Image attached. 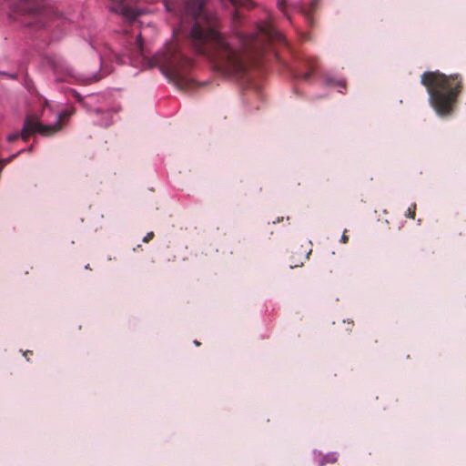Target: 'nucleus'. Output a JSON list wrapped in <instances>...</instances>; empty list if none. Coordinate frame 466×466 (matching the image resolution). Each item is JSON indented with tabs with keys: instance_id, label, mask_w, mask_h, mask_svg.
Wrapping results in <instances>:
<instances>
[{
	"instance_id": "obj_1",
	"label": "nucleus",
	"mask_w": 466,
	"mask_h": 466,
	"mask_svg": "<svg viewBox=\"0 0 466 466\" xmlns=\"http://www.w3.org/2000/svg\"><path fill=\"white\" fill-rule=\"evenodd\" d=\"M204 0H188L185 6V17L196 20L191 29L192 45L198 53L208 57L221 71L234 74L243 68V56L251 48L260 47L266 39L281 40L282 35L268 24L260 25L258 31L249 35L238 36V47L228 42L218 31L216 15L203 10Z\"/></svg>"
},
{
	"instance_id": "obj_11",
	"label": "nucleus",
	"mask_w": 466,
	"mask_h": 466,
	"mask_svg": "<svg viewBox=\"0 0 466 466\" xmlns=\"http://www.w3.org/2000/svg\"><path fill=\"white\" fill-rule=\"evenodd\" d=\"M341 241L344 242V243H346L348 241V237L345 234H343L341 236Z\"/></svg>"
},
{
	"instance_id": "obj_14",
	"label": "nucleus",
	"mask_w": 466,
	"mask_h": 466,
	"mask_svg": "<svg viewBox=\"0 0 466 466\" xmlns=\"http://www.w3.org/2000/svg\"><path fill=\"white\" fill-rule=\"evenodd\" d=\"M57 80H59V81H66V77L61 76V77H57Z\"/></svg>"
},
{
	"instance_id": "obj_12",
	"label": "nucleus",
	"mask_w": 466,
	"mask_h": 466,
	"mask_svg": "<svg viewBox=\"0 0 466 466\" xmlns=\"http://www.w3.org/2000/svg\"><path fill=\"white\" fill-rule=\"evenodd\" d=\"M278 6H279V8H282V6H283V2H282V0H279V2H278Z\"/></svg>"
},
{
	"instance_id": "obj_8",
	"label": "nucleus",
	"mask_w": 466,
	"mask_h": 466,
	"mask_svg": "<svg viewBox=\"0 0 466 466\" xmlns=\"http://www.w3.org/2000/svg\"><path fill=\"white\" fill-rule=\"evenodd\" d=\"M234 6H249L251 5L250 0H229Z\"/></svg>"
},
{
	"instance_id": "obj_10",
	"label": "nucleus",
	"mask_w": 466,
	"mask_h": 466,
	"mask_svg": "<svg viewBox=\"0 0 466 466\" xmlns=\"http://www.w3.org/2000/svg\"><path fill=\"white\" fill-rule=\"evenodd\" d=\"M154 234L153 232H148L145 237H144V241L145 242H147L149 241L152 238H153Z\"/></svg>"
},
{
	"instance_id": "obj_15",
	"label": "nucleus",
	"mask_w": 466,
	"mask_h": 466,
	"mask_svg": "<svg viewBox=\"0 0 466 466\" xmlns=\"http://www.w3.org/2000/svg\"><path fill=\"white\" fill-rule=\"evenodd\" d=\"M165 5H166V8H167V10H170V8H169L168 5H167V4H165Z\"/></svg>"
},
{
	"instance_id": "obj_4",
	"label": "nucleus",
	"mask_w": 466,
	"mask_h": 466,
	"mask_svg": "<svg viewBox=\"0 0 466 466\" xmlns=\"http://www.w3.org/2000/svg\"><path fill=\"white\" fill-rule=\"evenodd\" d=\"M70 114L67 111H61L55 114V122L48 125H44L40 122L37 116L29 115L26 116L23 129L21 133H13L7 137L8 142H14L19 137H22L23 140H27L29 136L34 133H38L43 136H51L56 132H58L62 126L60 121L68 116Z\"/></svg>"
},
{
	"instance_id": "obj_2",
	"label": "nucleus",
	"mask_w": 466,
	"mask_h": 466,
	"mask_svg": "<svg viewBox=\"0 0 466 466\" xmlns=\"http://www.w3.org/2000/svg\"><path fill=\"white\" fill-rule=\"evenodd\" d=\"M150 28H143L137 35V46L141 59L148 67H158L165 76L172 79L179 87L187 84L185 77L186 66L188 61L179 52L177 45L170 44L164 50L151 56V52L146 43L147 31Z\"/></svg>"
},
{
	"instance_id": "obj_16",
	"label": "nucleus",
	"mask_w": 466,
	"mask_h": 466,
	"mask_svg": "<svg viewBox=\"0 0 466 466\" xmlns=\"http://www.w3.org/2000/svg\"><path fill=\"white\" fill-rule=\"evenodd\" d=\"M194 343L198 346L199 345V342L198 340H195Z\"/></svg>"
},
{
	"instance_id": "obj_6",
	"label": "nucleus",
	"mask_w": 466,
	"mask_h": 466,
	"mask_svg": "<svg viewBox=\"0 0 466 466\" xmlns=\"http://www.w3.org/2000/svg\"><path fill=\"white\" fill-rule=\"evenodd\" d=\"M53 66L56 73L65 71L68 76L72 75V69L64 61H57Z\"/></svg>"
},
{
	"instance_id": "obj_7",
	"label": "nucleus",
	"mask_w": 466,
	"mask_h": 466,
	"mask_svg": "<svg viewBox=\"0 0 466 466\" xmlns=\"http://www.w3.org/2000/svg\"><path fill=\"white\" fill-rule=\"evenodd\" d=\"M337 461L336 453H329L323 460L319 461V465H324L326 462H334Z\"/></svg>"
},
{
	"instance_id": "obj_5",
	"label": "nucleus",
	"mask_w": 466,
	"mask_h": 466,
	"mask_svg": "<svg viewBox=\"0 0 466 466\" xmlns=\"http://www.w3.org/2000/svg\"><path fill=\"white\" fill-rule=\"evenodd\" d=\"M109 8L111 11L120 14L124 19L128 21H134L137 15L145 13L142 9L133 10L129 6V0H116Z\"/></svg>"
},
{
	"instance_id": "obj_3",
	"label": "nucleus",
	"mask_w": 466,
	"mask_h": 466,
	"mask_svg": "<svg viewBox=\"0 0 466 466\" xmlns=\"http://www.w3.org/2000/svg\"><path fill=\"white\" fill-rule=\"evenodd\" d=\"M457 78V76H448L440 72H426L421 76V84L427 87L430 102L439 115L451 110L460 87Z\"/></svg>"
},
{
	"instance_id": "obj_13",
	"label": "nucleus",
	"mask_w": 466,
	"mask_h": 466,
	"mask_svg": "<svg viewBox=\"0 0 466 466\" xmlns=\"http://www.w3.org/2000/svg\"><path fill=\"white\" fill-rule=\"evenodd\" d=\"M409 216L412 218H414V212L411 211L410 209H409Z\"/></svg>"
},
{
	"instance_id": "obj_9",
	"label": "nucleus",
	"mask_w": 466,
	"mask_h": 466,
	"mask_svg": "<svg viewBox=\"0 0 466 466\" xmlns=\"http://www.w3.org/2000/svg\"><path fill=\"white\" fill-rule=\"evenodd\" d=\"M53 114V110L49 105V103L46 101V106L43 109V112H42V117L43 118H47L50 116V115Z\"/></svg>"
}]
</instances>
